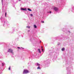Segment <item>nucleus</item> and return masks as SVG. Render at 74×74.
Here are the masks:
<instances>
[{"label":"nucleus","instance_id":"2","mask_svg":"<svg viewBox=\"0 0 74 74\" xmlns=\"http://www.w3.org/2000/svg\"><path fill=\"white\" fill-rule=\"evenodd\" d=\"M8 52H11V53H12L13 54H14V52H13V50H12V49H9V50H8Z\"/></svg>","mask_w":74,"mask_h":74},{"label":"nucleus","instance_id":"20","mask_svg":"<svg viewBox=\"0 0 74 74\" xmlns=\"http://www.w3.org/2000/svg\"><path fill=\"white\" fill-rule=\"evenodd\" d=\"M50 13H51V12H50Z\"/></svg>","mask_w":74,"mask_h":74},{"label":"nucleus","instance_id":"5","mask_svg":"<svg viewBox=\"0 0 74 74\" xmlns=\"http://www.w3.org/2000/svg\"><path fill=\"white\" fill-rule=\"evenodd\" d=\"M27 10H28V11H32V10L29 8H28Z\"/></svg>","mask_w":74,"mask_h":74},{"label":"nucleus","instance_id":"9","mask_svg":"<svg viewBox=\"0 0 74 74\" xmlns=\"http://www.w3.org/2000/svg\"><path fill=\"white\" fill-rule=\"evenodd\" d=\"M62 51H64V48H63L62 49Z\"/></svg>","mask_w":74,"mask_h":74},{"label":"nucleus","instance_id":"21","mask_svg":"<svg viewBox=\"0 0 74 74\" xmlns=\"http://www.w3.org/2000/svg\"><path fill=\"white\" fill-rule=\"evenodd\" d=\"M41 42V41H40V42Z\"/></svg>","mask_w":74,"mask_h":74},{"label":"nucleus","instance_id":"22","mask_svg":"<svg viewBox=\"0 0 74 74\" xmlns=\"http://www.w3.org/2000/svg\"><path fill=\"white\" fill-rule=\"evenodd\" d=\"M19 1H21V0H19Z\"/></svg>","mask_w":74,"mask_h":74},{"label":"nucleus","instance_id":"17","mask_svg":"<svg viewBox=\"0 0 74 74\" xmlns=\"http://www.w3.org/2000/svg\"><path fill=\"white\" fill-rule=\"evenodd\" d=\"M41 47L42 48H43V47L42 46H41Z\"/></svg>","mask_w":74,"mask_h":74},{"label":"nucleus","instance_id":"3","mask_svg":"<svg viewBox=\"0 0 74 74\" xmlns=\"http://www.w3.org/2000/svg\"><path fill=\"white\" fill-rule=\"evenodd\" d=\"M54 10L56 11L58 10V8L56 7L54 8Z\"/></svg>","mask_w":74,"mask_h":74},{"label":"nucleus","instance_id":"10","mask_svg":"<svg viewBox=\"0 0 74 74\" xmlns=\"http://www.w3.org/2000/svg\"><path fill=\"white\" fill-rule=\"evenodd\" d=\"M37 69H40V66H38L37 68Z\"/></svg>","mask_w":74,"mask_h":74},{"label":"nucleus","instance_id":"7","mask_svg":"<svg viewBox=\"0 0 74 74\" xmlns=\"http://www.w3.org/2000/svg\"><path fill=\"white\" fill-rule=\"evenodd\" d=\"M34 28H37V26L36 25H34Z\"/></svg>","mask_w":74,"mask_h":74},{"label":"nucleus","instance_id":"12","mask_svg":"<svg viewBox=\"0 0 74 74\" xmlns=\"http://www.w3.org/2000/svg\"><path fill=\"white\" fill-rule=\"evenodd\" d=\"M2 66H4V64H5L4 63H2Z\"/></svg>","mask_w":74,"mask_h":74},{"label":"nucleus","instance_id":"13","mask_svg":"<svg viewBox=\"0 0 74 74\" xmlns=\"http://www.w3.org/2000/svg\"><path fill=\"white\" fill-rule=\"evenodd\" d=\"M40 64H39L37 63V65L38 66H40Z\"/></svg>","mask_w":74,"mask_h":74},{"label":"nucleus","instance_id":"19","mask_svg":"<svg viewBox=\"0 0 74 74\" xmlns=\"http://www.w3.org/2000/svg\"><path fill=\"white\" fill-rule=\"evenodd\" d=\"M18 48H20V47H18Z\"/></svg>","mask_w":74,"mask_h":74},{"label":"nucleus","instance_id":"18","mask_svg":"<svg viewBox=\"0 0 74 74\" xmlns=\"http://www.w3.org/2000/svg\"><path fill=\"white\" fill-rule=\"evenodd\" d=\"M42 51H43V49H42Z\"/></svg>","mask_w":74,"mask_h":74},{"label":"nucleus","instance_id":"8","mask_svg":"<svg viewBox=\"0 0 74 74\" xmlns=\"http://www.w3.org/2000/svg\"><path fill=\"white\" fill-rule=\"evenodd\" d=\"M38 51L40 53H41V51H40V49H38Z\"/></svg>","mask_w":74,"mask_h":74},{"label":"nucleus","instance_id":"4","mask_svg":"<svg viewBox=\"0 0 74 74\" xmlns=\"http://www.w3.org/2000/svg\"><path fill=\"white\" fill-rule=\"evenodd\" d=\"M21 10H23V11H27V9L26 8H21Z\"/></svg>","mask_w":74,"mask_h":74},{"label":"nucleus","instance_id":"15","mask_svg":"<svg viewBox=\"0 0 74 74\" xmlns=\"http://www.w3.org/2000/svg\"><path fill=\"white\" fill-rule=\"evenodd\" d=\"M30 15L31 16H33V14H31Z\"/></svg>","mask_w":74,"mask_h":74},{"label":"nucleus","instance_id":"1","mask_svg":"<svg viewBox=\"0 0 74 74\" xmlns=\"http://www.w3.org/2000/svg\"><path fill=\"white\" fill-rule=\"evenodd\" d=\"M27 73H29V71L27 69L24 70L23 72V74H27Z\"/></svg>","mask_w":74,"mask_h":74},{"label":"nucleus","instance_id":"11","mask_svg":"<svg viewBox=\"0 0 74 74\" xmlns=\"http://www.w3.org/2000/svg\"><path fill=\"white\" fill-rule=\"evenodd\" d=\"M9 70H11V67L10 66L9 68Z\"/></svg>","mask_w":74,"mask_h":74},{"label":"nucleus","instance_id":"14","mask_svg":"<svg viewBox=\"0 0 74 74\" xmlns=\"http://www.w3.org/2000/svg\"><path fill=\"white\" fill-rule=\"evenodd\" d=\"M6 15H7V13H5V17H6Z\"/></svg>","mask_w":74,"mask_h":74},{"label":"nucleus","instance_id":"16","mask_svg":"<svg viewBox=\"0 0 74 74\" xmlns=\"http://www.w3.org/2000/svg\"><path fill=\"white\" fill-rule=\"evenodd\" d=\"M42 23H44V21H42Z\"/></svg>","mask_w":74,"mask_h":74},{"label":"nucleus","instance_id":"6","mask_svg":"<svg viewBox=\"0 0 74 74\" xmlns=\"http://www.w3.org/2000/svg\"><path fill=\"white\" fill-rule=\"evenodd\" d=\"M26 27H27V28H28V29H30V27H29V26H27Z\"/></svg>","mask_w":74,"mask_h":74}]
</instances>
